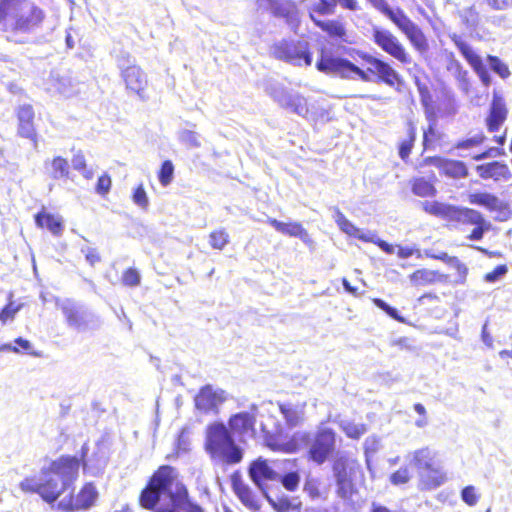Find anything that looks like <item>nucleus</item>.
Instances as JSON below:
<instances>
[{"mask_svg": "<svg viewBox=\"0 0 512 512\" xmlns=\"http://www.w3.org/2000/svg\"><path fill=\"white\" fill-rule=\"evenodd\" d=\"M140 505L154 512H204L194 502L186 486L177 479L171 466H161L140 494Z\"/></svg>", "mask_w": 512, "mask_h": 512, "instance_id": "obj_1", "label": "nucleus"}, {"mask_svg": "<svg viewBox=\"0 0 512 512\" xmlns=\"http://www.w3.org/2000/svg\"><path fill=\"white\" fill-rule=\"evenodd\" d=\"M80 462L76 457L62 456L42 469L41 497L53 503L78 477Z\"/></svg>", "mask_w": 512, "mask_h": 512, "instance_id": "obj_2", "label": "nucleus"}, {"mask_svg": "<svg viewBox=\"0 0 512 512\" xmlns=\"http://www.w3.org/2000/svg\"><path fill=\"white\" fill-rule=\"evenodd\" d=\"M232 435L222 422H214L207 426L205 450L213 461L227 465L241 462L243 450L235 443Z\"/></svg>", "mask_w": 512, "mask_h": 512, "instance_id": "obj_3", "label": "nucleus"}, {"mask_svg": "<svg viewBox=\"0 0 512 512\" xmlns=\"http://www.w3.org/2000/svg\"><path fill=\"white\" fill-rule=\"evenodd\" d=\"M232 435L222 422H214L207 426L205 450L213 461L227 465L241 462L243 450L235 443Z\"/></svg>", "mask_w": 512, "mask_h": 512, "instance_id": "obj_4", "label": "nucleus"}, {"mask_svg": "<svg viewBox=\"0 0 512 512\" xmlns=\"http://www.w3.org/2000/svg\"><path fill=\"white\" fill-rule=\"evenodd\" d=\"M368 1L395 24L417 51L424 53L428 50V41L422 29L401 8H391L386 0Z\"/></svg>", "mask_w": 512, "mask_h": 512, "instance_id": "obj_5", "label": "nucleus"}, {"mask_svg": "<svg viewBox=\"0 0 512 512\" xmlns=\"http://www.w3.org/2000/svg\"><path fill=\"white\" fill-rule=\"evenodd\" d=\"M45 12L28 1L0 22V29L16 33L31 34L42 28Z\"/></svg>", "mask_w": 512, "mask_h": 512, "instance_id": "obj_6", "label": "nucleus"}, {"mask_svg": "<svg viewBox=\"0 0 512 512\" xmlns=\"http://www.w3.org/2000/svg\"><path fill=\"white\" fill-rule=\"evenodd\" d=\"M405 458L417 469L425 488H436L444 482L443 474L434 465V453L429 448L409 452Z\"/></svg>", "mask_w": 512, "mask_h": 512, "instance_id": "obj_7", "label": "nucleus"}, {"mask_svg": "<svg viewBox=\"0 0 512 512\" xmlns=\"http://www.w3.org/2000/svg\"><path fill=\"white\" fill-rule=\"evenodd\" d=\"M56 306L62 311L68 327L72 329L84 332L100 326L99 317L74 300H58Z\"/></svg>", "mask_w": 512, "mask_h": 512, "instance_id": "obj_8", "label": "nucleus"}, {"mask_svg": "<svg viewBox=\"0 0 512 512\" xmlns=\"http://www.w3.org/2000/svg\"><path fill=\"white\" fill-rule=\"evenodd\" d=\"M272 55L294 66H310L312 55L306 40L281 39L271 47Z\"/></svg>", "mask_w": 512, "mask_h": 512, "instance_id": "obj_9", "label": "nucleus"}, {"mask_svg": "<svg viewBox=\"0 0 512 512\" xmlns=\"http://www.w3.org/2000/svg\"><path fill=\"white\" fill-rule=\"evenodd\" d=\"M117 64L126 89L142 98L148 84L145 72L135 64V60L129 54L120 57Z\"/></svg>", "mask_w": 512, "mask_h": 512, "instance_id": "obj_10", "label": "nucleus"}, {"mask_svg": "<svg viewBox=\"0 0 512 512\" xmlns=\"http://www.w3.org/2000/svg\"><path fill=\"white\" fill-rule=\"evenodd\" d=\"M356 463L344 456L335 459L332 472L336 483L337 496L346 500L352 496L354 490L353 475L355 474Z\"/></svg>", "mask_w": 512, "mask_h": 512, "instance_id": "obj_11", "label": "nucleus"}, {"mask_svg": "<svg viewBox=\"0 0 512 512\" xmlns=\"http://www.w3.org/2000/svg\"><path fill=\"white\" fill-rule=\"evenodd\" d=\"M269 95L283 109L300 117H306L309 111L308 100L301 93L289 90L283 86H273Z\"/></svg>", "mask_w": 512, "mask_h": 512, "instance_id": "obj_12", "label": "nucleus"}, {"mask_svg": "<svg viewBox=\"0 0 512 512\" xmlns=\"http://www.w3.org/2000/svg\"><path fill=\"white\" fill-rule=\"evenodd\" d=\"M372 40L379 48L397 61L403 64L411 62L405 47L391 31L375 26L372 29Z\"/></svg>", "mask_w": 512, "mask_h": 512, "instance_id": "obj_13", "label": "nucleus"}, {"mask_svg": "<svg viewBox=\"0 0 512 512\" xmlns=\"http://www.w3.org/2000/svg\"><path fill=\"white\" fill-rule=\"evenodd\" d=\"M335 448V433L330 428H321L315 434L309 448L310 459L317 464L326 461Z\"/></svg>", "mask_w": 512, "mask_h": 512, "instance_id": "obj_14", "label": "nucleus"}, {"mask_svg": "<svg viewBox=\"0 0 512 512\" xmlns=\"http://www.w3.org/2000/svg\"><path fill=\"white\" fill-rule=\"evenodd\" d=\"M257 410V406L252 404L250 411H243L232 415L228 420L229 431L233 435L239 436L241 439L244 437H253L256 432Z\"/></svg>", "mask_w": 512, "mask_h": 512, "instance_id": "obj_15", "label": "nucleus"}, {"mask_svg": "<svg viewBox=\"0 0 512 512\" xmlns=\"http://www.w3.org/2000/svg\"><path fill=\"white\" fill-rule=\"evenodd\" d=\"M195 406L203 413H218L219 407L226 401V393L219 388L206 385L195 396Z\"/></svg>", "mask_w": 512, "mask_h": 512, "instance_id": "obj_16", "label": "nucleus"}, {"mask_svg": "<svg viewBox=\"0 0 512 512\" xmlns=\"http://www.w3.org/2000/svg\"><path fill=\"white\" fill-rule=\"evenodd\" d=\"M360 57L369 65L366 70L369 75H376L380 81L391 87L400 81V75L389 63L368 53H361Z\"/></svg>", "mask_w": 512, "mask_h": 512, "instance_id": "obj_17", "label": "nucleus"}, {"mask_svg": "<svg viewBox=\"0 0 512 512\" xmlns=\"http://www.w3.org/2000/svg\"><path fill=\"white\" fill-rule=\"evenodd\" d=\"M98 497V491L92 483H87L78 493L76 499L72 495L64 497L58 503V508L65 512H71L74 510L88 509L94 505Z\"/></svg>", "mask_w": 512, "mask_h": 512, "instance_id": "obj_18", "label": "nucleus"}, {"mask_svg": "<svg viewBox=\"0 0 512 512\" xmlns=\"http://www.w3.org/2000/svg\"><path fill=\"white\" fill-rule=\"evenodd\" d=\"M451 39L456 45V47L459 49L463 57L467 60V62L472 66L474 71L477 73L482 83L485 86H489L491 83V77L481 57L472 49V47L467 42H465L457 34H453L451 36Z\"/></svg>", "mask_w": 512, "mask_h": 512, "instance_id": "obj_19", "label": "nucleus"}, {"mask_svg": "<svg viewBox=\"0 0 512 512\" xmlns=\"http://www.w3.org/2000/svg\"><path fill=\"white\" fill-rule=\"evenodd\" d=\"M249 476L264 494L266 493L264 486L268 481H278L280 479V474L272 469L268 462L262 458L251 463Z\"/></svg>", "mask_w": 512, "mask_h": 512, "instance_id": "obj_20", "label": "nucleus"}, {"mask_svg": "<svg viewBox=\"0 0 512 512\" xmlns=\"http://www.w3.org/2000/svg\"><path fill=\"white\" fill-rule=\"evenodd\" d=\"M508 110L503 97L497 92L493 93L490 105L489 115L486 119L487 127L490 132L498 131L500 126L507 118Z\"/></svg>", "mask_w": 512, "mask_h": 512, "instance_id": "obj_21", "label": "nucleus"}, {"mask_svg": "<svg viewBox=\"0 0 512 512\" xmlns=\"http://www.w3.org/2000/svg\"><path fill=\"white\" fill-rule=\"evenodd\" d=\"M297 435L301 434L295 433L292 437L283 436L281 434H268L265 437V442L267 447L273 451L282 453H295L299 449Z\"/></svg>", "mask_w": 512, "mask_h": 512, "instance_id": "obj_22", "label": "nucleus"}, {"mask_svg": "<svg viewBox=\"0 0 512 512\" xmlns=\"http://www.w3.org/2000/svg\"><path fill=\"white\" fill-rule=\"evenodd\" d=\"M476 171L482 179H493L494 181L509 180L512 176L509 167L498 161L478 165Z\"/></svg>", "mask_w": 512, "mask_h": 512, "instance_id": "obj_23", "label": "nucleus"}, {"mask_svg": "<svg viewBox=\"0 0 512 512\" xmlns=\"http://www.w3.org/2000/svg\"><path fill=\"white\" fill-rule=\"evenodd\" d=\"M34 111L30 105H23L18 110V133L20 136L31 139L36 144V133L33 125Z\"/></svg>", "mask_w": 512, "mask_h": 512, "instance_id": "obj_24", "label": "nucleus"}, {"mask_svg": "<svg viewBox=\"0 0 512 512\" xmlns=\"http://www.w3.org/2000/svg\"><path fill=\"white\" fill-rule=\"evenodd\" d=\"M434 165L440 168L445 175L452 178H463L468 174V169L462 161L437 158Z\"/></svg>", "mask_w": 512, "mask_h": 512, "instance_id": "obj_25", "label": "nucleus"}, {"mask_svg": "<svg viewBox=\"0 0 512 512\" xmlns=\"http://www.w3.org/2000/svg\"><path fill=\"white\" fill-rule=\"evenodd\" d=\"M279 408L286 421V424L289 427H296L303 422L305 415V404L293 405L291 403H283L279 405Z\"/></svg>", "mask_w": 512, "mask_h": 512, "instance_id": "obj_26", "label": "nucleus"}, {"mask_svg": "<svg viewBox=\"0 0 512 512\" xmlns=\"http://www.w3.org/2000/svg\"><path fill=\"white\" fill-rule=\"evenodd\" d=\"M314 24L331 38L348 42L345 26L341 21L314 19Z\"/></svg>", "mask_w": 512, "mask_h": 512, "instance_id": "obj_27", "label": "nucleus"}, {"mask_svg": "<svg viewBox=\"0 0 512 512\" xmlns=\"http://www.w3.org/2000/svg\"><path fill=\"white\" fill-rule=\"evenodd\" d=\"M35 222L38 227H46L53 235L59 236L63 231V221L60 216H56L44 211L35 216Z\"/></svg>", "mask_w": 512, "mask_h": 512, "instance_id": "obj_28", "label": "nucleus"}, {"mask_svg": "<svg viewBox=\"0 0 512 512\" xmlns=\"http://www.w3.org/2000/svg\"><path fill=\"white\" fill-rule=\"evenodd\" d=\"M233 488L243 505H245L247 508L251 510L259 509L260 504L258 498L254 495V493L252 492L248 485H246L242 481L234 480Z\"/></svg>", "mask_w": 512, "mask_h": 512, "instance_id": "obj_29", "label": "nucleus"}, {"mask_svg": "<svg viewBox=\"0 0 512 512\" xmlns=\"http://www.w3.org/2000/svg\"><path fill=\"white\" fill-rule=\"evenodd\" d=\"M451 221L454 222H462V223H470L474 225H486V221L483 218L482 214L476 210L469 208H460L454 206V212Z\"/></svg>", "mask_w": 512, "mask_h": 512, "instance_id": "obj_30", "label": "nucleus"}, {"mask_svg": "<svg viewBox=\"0 0 512 512\" xmlns=\"http://www.w3.org/2000/svg\"><path fill=\"white\" fill-rule=\"evenodd\" d=\"M51 88L65 97H71L77 93L76 85L71 77L59 74H52L50 80Z\"/></svg>", "mask_w": 512, "mask_h": 512, "instance_id": "obj_31", "label": "nucleus"}, {"mask_svg": "<svg viewBox=\"0 0 512 512\" xmlns=\"http://www.w3.org/2000/svg\"><path fill=\"white\" fill-rule=\"evenodd\" d=\"M423 210L433 216L451 221L454 212V206L437 201H423L420 203Z\"/></svg>", "mask_w": 512, "mask_h": 512, "instance_id": "obj_32", "label": "nucleus"}, {"mask_svg": "<svg viewBox=\"0 0 512 512\" xmlns=\"http://www.w3.org/2000/svg\"><path fill=\"white\" fill-rule=\"evenodd\" d=\"M265 497L277 512H300L301 502L297 498L271 497L266 493Z\"/></svg>", "mask_w": 512, "mask_h": 512, "instance_id": "obj_33", "label": "nucleus"}, {"mask_svg": "<svg viewBox=\"0 0 512 512\" xmlns=\"http://www.w3.org/2000/svg\"><path fill=\"white\" fill-rule=\"evenodd\" d=\"M338 76L345 79H355L356 77L360 78L364 82H371V76L365 70H362L352 62L347 59H343L340 69L338 71Z\"/></svg>", "mask_w": 512, "mask_h": 512, "instance_id": "obj_34", "label": "nucleus"}, {"mask_svg": "<svg viewBox=\"0 0 512 512\" xmlns=\"http://www.w3.org/2000/svg\"><path fill=\"white\" fill-rule=\"evenodd\" d=\"M267 221L272 227H274L278 232H280L282 234L293 236V237H299L301 239L304 236H307L306 230L299 223H296V222L284 223V222L278 221L277 219H274V218H268Z\"/></svg>", "mask_w": 512, "mask_h": 512, "instance_id": "obj_35", "label": "nucleus"}, {"mask_svg": "<svg viewBox=\"0 0 512 512\" xmlns=\"http://www.w3.org/2000/svg\"><path fill=\"white\" fill-rule=\"evenodd\" d=\"M335 9L334 0L311 1L308 7L309 17L314 22V19H319L318 16L333 15Z\"/></svg>", "mask_w": 512, "mask_h": 512, "instance_id": "obj_36", "label": "nucleus"}, {"mask_svg": "<svg viewBox=\"0 0 512 512\" xmlns=\"http://www.w3.org/2000/svg\"><path fill=\"white\" fill-rule=\"evenodd\" d=\"M469 202L474 205L484 206L490 210H500L502 201L491 193H474L469 195Z\"/></svg>", "mask_w": 512, "mask_h": 512, "instance_id": "obj_37", "label": "nucleus"}, {"mask_svg": "<svg viewBox=\"0 0 512 512\" xmlns=\"http://www.w3.org/2000/svg\"><path fill=\"white\" fill-rule=\"evenodd\" d=\"M343 59L341 57L321 54L320 59L316 62V68L322 73L338 75Z\"/></svg>", "mask_w": 512, "mask_h": 512, "instance_id": "obj_38", "label": "nucleus"}, {"mask_svg": "<svg viewBox=\"0 0 512 512\" xmlns=\"http://www.w3.org/2000/svg\"><path fill=\"white\" fill-rule=\"evenodd\" d=\"M426 118L429 122L428 127L424 130L423 145L425 149H429L436 141L440 139V133L436 129V117L433 112L426 111Z\"/></svg>", "mask_w": 512, "mask_h": 512, "instance_id": "obj_39", "label": "nucleus"}, {"mask_svg": "<svg viewBox=\"0 0 512 512\" xmlns=\"http://www.w3.org/2000/svg\"><path fill=\"white\" fill-rule=\"evenodd\" d=\"M412 192L419 197L435 196V187L424 178H417L412 185Z\"/></svg>", "mask_w": 512, "mask_h": 512, "instance_id": "obj_40", "label": "nucleus"}, {"mask_svg": "<svg viewBox=\"0 0 512 512\" xmlns=\"http://www.w3.org/2000/svg\"><path fill=\"white\" fill-rule=\"evenodd\" d=\"M341 428L343 432L352 439H359L367 432V427L363 423H354L351 421H342Z\"/></svg>", "mask_w": 512, "mask_h": 512, "instance_id": "obj_41", "label": "nucleus"}, {"mask_svg": "<svg viewBox=\"0 0 512 512\" xmlns=\"http://www.w3.org/2000/svg\"><path fill=\"white\" fill-rule=\"evenodd\" d=\"M333 210V218L337 225L339 226V228L349 236L355 237L359 228L352 224L338 208H334Z\"/></svg>", "mask_w": 512, "mask_h": 512, "instance_id": "obj_42", "label": "nucleus"}, {"mask_svg": "<svg viewBox=\"0 0 512 512\" xmlns=\"http://www.w3.org/2000/svg\"><path fill=\"white\" fill-rule=\"evenodd\" d=\"M436 273L427 269H419L410 275V280L415 285H426L434 282Z\"/></svg>", "mask_w": 512, "mask_h": 512, "instance_id": "obj_43", "label": "nucleus"}, {"mask_svg": "<svg viewBox=\"0 0 512 512\" xmlns=\"http://www.w3.org/2000/svg\"><path fill=\"white\" fill-rule=\"evenodd\" d=\"M209 243L214 249L222 250L229 243V234L224 229L213 231Z\"/></svg>", "mask_w": 512, "mask_h": 512, "instance_id": "obj_44", "label": "nucleus"}, {"mask_svg": "<svg viewBox=\"0 0 512 512\" xmlns=\"http://www.w3.org/2000/svg\"><path fill=\"white\" fill-rule=\"evenodd\" d=\"M29 0H0V22Z\"/></svg>", "mask_w": 512, "mask_h": 512, "instance_id": "obj_45", "label": "nucleus"}, {"mask_svg": "<svg viewBox=\"0 0 512 512\" xmlns=\"http://www.w3.org/2000/svg\"><path fill=\"white\" fill-rule=\"evenodd\" d=\"M460 17L468 28H476L479 24V13L474 6L463 9Z\"/></svg>", "mask_w": 512, "mask_h": 512, "instance_id": "obj_46", "label": "nucleus"}, {"mask_svg": "<svg viewBox=\"0 0 512 512\" xmlns=\"http://www.w3.org/2000/svg\"><path fill=\"white\" fill-rule=\"evenodd\" d=\"M490 68L498 74L501 78L506 79L510 76V70L508 66L501 61L498 57L489 55L487 57Z\"/></svg>", "mask_w": 512, "mask_h": 512, "instance_id": "obj_47", "label": "nucleus"}, {"mask_svg": "<svg viewBox=\"0 0 512 512\" xmlns=\"http://www.w3.org/2000/svg\"><path fill=\"white\" fill-rule=\"evenodd\" d=\"M20 488L24 492L38 493L41 496L42 490V473L39 478L30 477L25 478L20 483Z\"/></svg>", "mask_w": 512, "mask_h": 512, "instance_id": "obj_48", "label": "nucleus"}, {"mask_svg": "<svg viewBox=\"0 0 512 512\" xmlns=\"http://www.w3.org/2000/svg\"><path fill=\"white\" fill-rule=\"evenodd\" d=\"M174 174V166L173 163L170 160H166L162 163L160 172H159V182L162 186L166 187L168 186L172 179Z\"/></svg>", "mask_w": 512, "mask_h": 512, "instance_id": "obj_49", "label": "nucleus"}, {"mask_svg": "<svg viewBox=\"0 0 512 512\" xmlns=\"http://www.w3.org/2000/svg\"><path fill=\"white\" fill-rule=\"evenodd\" d=\"M68 162L61 158L57 157L52 161V176L55 179L63 178L68 175Z\"/></svg>", "mask_w": 512, "mask_h": 512, "instance_id": "obj_50", "label": "nucleus"}, {"mask_svg": "<svg viewBox=\"0 0 512 512\" xmlns=\"http://www.w3.org/2000/svg\"><path fill=\"white\" fill-rule=\"evenodd\" d=\"M72 166L75 170L81 171L85 178L91 179L93 177V172L86 168L85 157L82 153L74 155L72 159Z\"/></svg>", "mask_w": 512, "mask_h": 512, "instance_id": "obj_51", "label": "nucleus"}, {"mask_svg": "<svg viewBox=\"0 0 512 512\" xmlns=\"http://www.w3.org/2000/svg\"><path fill=\"white\" fill-rule=\"evenodd\" d=\"M180 141L190 148L200 147L199 135L191 130H184L179 135Z\"/></svg>", "mask_w": 512, "mask_h": 512, "instance_id": "obj_52", "label": "nucleus"}, {"mask_svg": "<svg viewBox=\"0 0 512 512\" xmlns=\"http://www.w3.org/2000/svg\"><path fill=\"white\" fill-rule=\"evenodd\" d=\"M278 481H280L287 490L294 491L299 485L300 476L297 472H289L285 475L280 474Z\"/></svg>", "mask_w": 512, "mask_h": 512, "instance_id": "obj_53", "label": "nucleus"}, {"mask_svg": "<svg viewBox=\"0 0 512 512\" xmlns=\"http://www.w3.org/2000/svg\"><path fill=\"white\" fill-rule=\"evenodd\" d=\"M408 133L409 138L407 140H404L399 148V155L403 160H405L411 152L413 143L415 141V128L413 126H410Z\"/></svg>", "mask_w": 512, "mask_h": 512, "instance_id": "obj_54", "label": "nucleus"}, {"mask_svg": "<svg viewBox=\"0 0 512 512\" xmlns=\"http://www.w3.org/2000/svg\"><path fill=\"white\" fill-rule=\"evenodd\" d=\"M479 494L476 491V488L472 485L466 486L461 491L462 500L469 506H474L477 504L479 500Z\"/></svg>", "mask_w": 512, "mask_h": 512, "instance_id": "obj_55", "label": "nucleus"}, {"mask_svg": "<svg viewBox=\"0 0 512 512\" xmlns=\"http://www.w3.org/2000/svg\"><path fill=\"white\" fill-rule=\"evenodd\" d=\"M411 479L410 471L407 467H401L390 476V482L393 485H401L407 483Z\"/></svg>", "mask_w": 512, "mask_h": 512, "instance_id": "obj_56", "label": "nucleus"}, {"mask_svg": "<svg viewBox=\"0 0 512 512\" xmlns=\"http://www.w3.org/2000/svg\"><path fill=\"white\" fill-rule=\"evenodd\" d=\"M140 274L136 269H127L122 276V282L129 287H135L140 284Z\"/></svg>", "mask_w": 512, "mask_h": 512, "instance_id": "obj_57", "label": "nucleus"}, {"mask_svg": "<svg viewBox=\"0 0 512 512\" xmlns=\"http://www.w3.org/2000/svg\"><path fill=\"white\" fill-rule=\"evenodd\" d=\"M21 305H14L13 302L8 303L1 311H0V321L6 323L7 321H12L20 310Z\"/></svg>", "mask_w": 512, "mask_h": 512, "instance_id": "obj_58", "label": "nucleus"}, {"mask_svg": "<svg viewBox=\"0 0 512 512\" xmlns=\"http://www.w3.org/2000/svg\"><path fill=\"white\" fill-rule=\"evenodd\" d=\"M132 199L136 205L143 209H146L149 205L148 197L142 184L135 189Z\"/></svg>", "mask_w": 512, "mask_h": 512, "instance_id": "obj_59", "label": "nucleus"}, {"mask_svg": "<svg viewBox=\"0 0 512 512\" xmlns=\"http://www.w3.org/2000/svg\"><path fill=\"white\" fill-rule=\"evenodd\" d=\"M508 268L506 265L497 266L492 272H489L485 275L484 279L486 282H496L500 278L506 275Z\"/></svg>", "mask_w": 512, "mask_h": 512, "instance_id": "obj_60", "label": "nucleus"}, {"mask_svg": "<svg viewBox=\"0 0 512 512\" xmlns=\"http://www.w3.org/2000/svg\"><path fill=\"white\" fill-rule=\"evenodd\" d=\"M484 140L483 135H476L469 139L460 141L457 143L456 148L457 149H470L472 147L480 145Z\"/></svg>", "mask_w": 512, "mask_h": 512, "instance_id": "obj_61", "label": "nucleus"}, {"mask_svg": "<svg viewBox=\"0 0 512 512\" xmlns=\"http://www.w3.org/2000/svg\"><path fill=\"white\" fill-rule=\"evenodd\" d=\"M380 448V439L376 436H369L364 442L366 455L376 453Z\"/></svg>", "mask_w": 512, "mask_h": 512, "instance_id": "obj_62", "label": "nucleus"}, {"mask_svg": "<svg viewBox=\"0 0 512 512\" xmlns=\"http://www.w3.org/2000/svg\"><path fill=\"white\" fill-rule=\"evenodd\" d=\"M110 187L111 178L107 174L100 176L96 185L97 193L104 195L109 192Z\"/></svg>", "mask_w": 512, "mask_h": 512, "instance_id": "obj_63", "label": "nucleus"}, {"mask_svg": "<svg viewBox=\"0 0 512 512\" xmlns=\"http://www.w3.org/2000/svg\"><path fill=\"white\" fill-rule=\"evenodd\" d=\"M81 252L85 255L86 261L90 265H95L96 263L100 262V260H101L98 252L94 248L82 247Z\"/></svg>", "mask_w": 512, "mask_h": 512, "instance_id": "obj_64", "label": "nucleus"}]
</instances>
